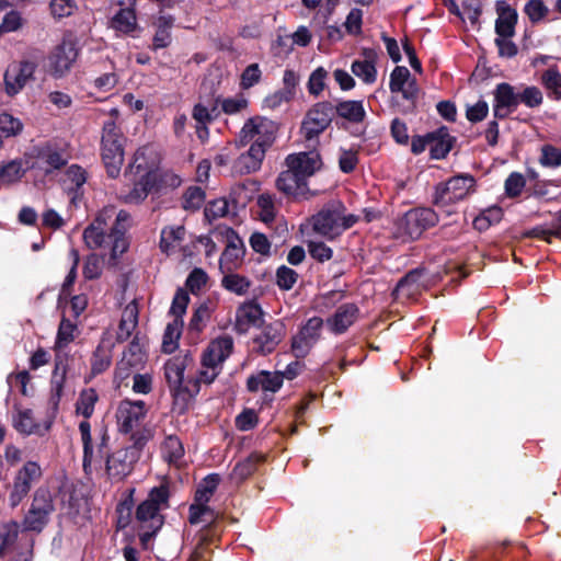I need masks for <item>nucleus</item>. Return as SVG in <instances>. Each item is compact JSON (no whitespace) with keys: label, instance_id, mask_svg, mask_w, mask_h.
I'll use <instances>...</instances> for the list:
<instances>
[{"label":"nucleus","instance_id":"nucleus-1","mask_svg":"<svg viewBox=\"0 0 561 561\" xmlns=\"http://www.w3.org/2000/svg\"><path fill=\"white\" fill-rule=\"evenodd\" d=\"M451 181L438 186L435 195V206L438 214L428 208H415L405 213L397 222L396 234L403 240L417 239L425 229L433 226L439 215L451 216L455 213L454 192L449 187Z\"/></svg>","mask_w":561,"mask_h":561},{"label":"nucleus","instance_id":"nucleus-2","mask_svg":"<svg viewBox=\"0 0 561 561\" xmlns=\"http://www.w3.org/2000/svg\"><path fill=\"white\" fill-rule=\"evenodd\" d=\"M126 175L135 181V185L128 193L121 195V199L126 204H140L158 179L157 154L153 149H138Z\"/></svg>","mask_w":561,"mask_h":561},{"label":"nucleus","instance_id":"nucleus-3","mask_svg":"<svg viewBox=\"0 0 561 561\" xmlns=\"http://www.w3.org/2000/svg\"><path fill=\"white\" fill-rule=\"evenodd\" d=\"M124 136L114 121L103 125L101 156L107 174L116 178L124 163Z\"/></svg>","mask_w":561,"mask_h":561},{"label":"nucleus","instance_id":"nucleus-4","mask_svg":"<svg viewBox=\"0 0 561 561\" xmlns=\"http://www.w3.org/2000/svg\"><path fill=\"white\" fill-rule=\"evenodd\" d=\"M357 219V216L347 214L342 204L335 203L318 213L312 219V226L319 234L333 239L351 228Z\"/></svg>","mask_w":561,"mask_h":561},{"label":"nucleus","instance_id":"nucleus-5","mask_svg":"<svg viewBox=\"0 0 561 561\" xmlns=\"http://www.w3.org/2000/svg\"><path fill=\"white\" fill-rule=\"evenodd\" d=\"M277 133V125L264 116H253L242 126L238 142L241 146L251 144L252 147L265 150L272 146Z\"/></svg>","mask_w":561,"mask_h":561},{"label":"nucleus","instance_id":"nucleus-6","mask_svg":"<svg viewBox=\"0 0 561 561\" xmlns=\"http://www.w3.org/2000/svg\"><path fill=\"white\" fill-rule=\"evenodd\" d=\"M99 400L96 391L92 388L84 389L80 392L76 403V413L83 416L85 420L79 424L81 440L83 444V466L87 469L92 462V447H91V427L87 421L94 412L95 403Z\"/></svg>","mask_w":561,"mask_h":561},{"label":"nucleus","instance_id":"nucleus-7","mask_svg":"<svg viewBox=\"0 0 561 561\" xmlns=\"http://www.w3.org/2000/svg\"><path fill=\"white\" fill-rule=\"evenodd\" d=\"M37 64L25 59L10 65L4 72V91L9 96L19 94L24 87L34 80Z\"/></svg>","mask_w":561,"mask_h":561},{"label":"nucleus","instance_id":"nucleus-8","mask_svg":"<svg viewBox=\"0 0 561 561\" xmlns=\"http://www.w3.org/2000/svg\"><path fill=\"white\" fill-rule=\"evenodd\" d=\"M53 511L51 493H35L31 507L24 517V528L36 533L42 531Z\"/></svg>","mask_w":561,"mask_h":561},{"label":"nucleus","instance_id":"nucleus-9","mask_svg":"<svg viewBox=\"0 0 561 561\" xmlns=\"http://www.w3.org/2000/svg\"><path fill=\"white\" fill-rule=\"evenodd\" d=\"M78 57L76 45L70 39H64L55 47L49 56V70L56 78L65 77L72 68Z\"/></svg>","mask_w":561,"mask_h":561},{"label":"nucleus","instance_id":"nucleus-10","mask_svg":"<svg viewBox=\"0 0 561 561\" xmlns=\"http://www.w3.org/2000/svg\"><path fill=\"white\" fill-rule=\"evenodd\" d=\"M169 493H150V497L140 503L136 511V517L139 522L148 524V528L156 533L162 525L160 511L167 505Z\"/></svg>","mask_w":561,"mask_h":561},{"label":"nucleus","instance_id":"nucleus-11","mask_svg":"<svg viewBox=\"0 0 561 561\" xmlns=\"http://www.w3.org/2000/svg\"><path fill=\"white\" fill-rule=\"evenodd\" d=\"M221 234L225 236L227 244L220 256L219 268L221 273L233 272L242 263L244 245L242 240L230 228H224Z\"/></svg>","mask_w":561,"mask_h":561},{"label":"nucleus","instance_id":"nucleus-12","mask_svg":"<svg viewBox=\"0 0 561 561\" xmlns=\"http://www.w3.org/2000/svg\"><path fill=\"white\" fill-rule=\"evenodd\" d=\"M323 321L321 318L309 319L291 340V350L296 357H305L320 337Z\"/></svg>","mask_w":561,"mask_h":561},{"label":"nucleus","instance_id":"nucleus-13","mask_svg":"<svg viewBox=\"0 0 561 561\" xmlns=\"http://www.w3.org/2000/svg\"><path fill=\"white\" fill-rule=\"evenodd\" d=\"M214 493H196L194 502L190 506V523L205 526L213 524L221 514V511L213 501Z\"/></svg>","mask_w":561,"mask_h":561},{"label":"nucleus","instance_id":"nucleus-14","mask_svg":"<svg viewBox=\"0 0 561 561\" xmlns=\"http://www.w3.org/2000/svg\"><path fill=\"white\" fill-rule=\"evenodd\" d=\"M332 121V106L321 102L312 106L302 122V131L308 139L321 134Z\"/></svg>","mask_w":561,"mask_h":561},{"label":"nucleus","instance_id":"nucleus-15","mask_svg":"<svg viewBox=\"0 0 561 561\" xmlns=\"http://www.w3.org/2000/svg\"><path fill=\"white\" fill-rule=\"evenodd\" d=\"M115 215L114 206L104 207L96 216L95 220L84 230L83 239L89 248L96 249L103 247L107 236L108 220Z\"/></svg>","mask_w":561,"mask_h":561},{"label":"nucleus","instance_id":"nucleus-16","mask_svg":"<svg viewBox=\"0 0 561 561\" xmlns=\"http://www.w3.org/2000/svg\"><path fill=\"white\" fill-rule=\"evenodd\" d=\"M145 415L146 408L142 401H122L116 413L119 431L130 433L140 425Z\"/></svg>","mask_w":561,"mask_h":561},{"label":"nucleus","instance_id":"nucleus-17","mask_svg":"<svg viewBox=\"0 0 561 561\" xmlns=\"http://www.w3.org/2000/svg\"><path fill=\"white\" fill-rule=\"evenodd\" d=\"M493 94V111L496 117L504 118L508 116L519 105V91L507 82L499 83Z\"/></svg>","mask_w":561,"mask_h":561},{"label":"nucleus","instance_id":"nucleus-18","mask_svg":"<svg viewBox=\"0 0 561 561\" xmlns=\"http://www.w3.org/2000/svg\"><path fill=\"white\" fill-rule=\"evenodd\" d=\"M287 168L293 169L305 182L321 169L322 161L317 151L299 152L286 158Z\"/></svg>","mask_w":561,"mask_h":561},{"label":"nucleus","instance_id":"nucleus-19","mask_svg":"<svg viewBox=\"0 0 561 561\" xmlns=\"http://www.w3.org/2000/svg\"><path fill=\"white\" fill-rule=\"evenodd\" d=\"M136 459L135 448H121L114 451L106 461V470L110 477L122 479L127 476Z\"/></svg>","mask_w":561,"mask_h":561},{"label":"nucleus","instance_id":"nucleus-20","mask_svg":"<svg viewBox=\"0 0 561 561\" xmlns=\"http://www.w3.org/2000/svg\"><path fill=\"white\" fill-rule=\"evenodd\" d=\"M232 346L233 342L229 336H221L211 341L203 354V367H219L230 355Z\"/></svg>","mask_w":561,"mask_h":561},{"label":"nucleus","instance_id":"nucleus-21","mask_svg":"<svg viewBox=\"0 0 561 561\" xmlns=\"http://www.w3.org/2000/svg\"><path fill=\"white\" fill-rule=\"evenodd\" d=\"M51 422L39 423L35 420L32 410L19 409L13 416L14 428L23 435H44L50 428Z\"/></svg>","mask_w":561,"mask_h":561},{"label":"nucleus","instance_id":"nucleus-22","mask_svg":"<svg viewBox=\"0 0 561 561\" xmlns=\"http://www.w3.org/2000/svg\"><path fill=\"white\" fill-rule=\"evenodd\" d=\"M389 88L392 93H401L404 99L412 100L416 96L419 88L408 68L397 66L391 75Z\"/></svg>","mask_w":561,"mask_h":561},{"label":"nucleus","instance_id":"nucleus-23","mask_svg":"<svg viewBox=\"0 0 561 561\" xmlns=\"http://www.w3.org/2000/svg\"><path fill=\"white\" fill-rule=\"evenodd\" d=\"M495 11L497 19L495 22V31L497 36H513L515 34V25L517 22V12L506 1L497 0L495 2Z\"/></svg>","mask_w":561,"mask_h":561},{"label":"nucleus","instance_id":"nucleus-24","mask_svg":"<svg viewBox=\"0 0 561 561\" xmlns=\"http://www.w3.org/2000/svg\"><path fill=\"white\" fill-rule=\"evenodd\" d=\"M284 336V325L282 322L276 321L265 325L261 333L254 339L256 348L263 353H271Z\"/></svg>","mask_w":561,"mask_h":561},{"label":"nucleus","instance_id":"nucleus-25","mask_svg":"<svg viewBox=\"0 0 561 561\" xmlns=\"http://www.w3.org/2000/svg\"><path fill=\"white\" fill-rule=\"evenodd\" d=\"M34 154L37 167L46 174L61 168L66 163L62 154L48 144L35 147Z\"/></svg>","mask_w":561,"mask_h":561},{"label":"nucleus","instance_id":"nucleus-26","mask_svg":"<svg viewBox=\"0 0 561 561\" xmlns=\"http://www.w3.org/2000/svg\"><path fill=\"white\" fill-rule=\"evenodd\" d=\"M283 385L280 371L270 373L261 370L249 377L247 386L250 391L276 392Z\"/></svg>","mask_w":561,"mask_h":561},{"label":"nucleus","instance_id":"nucleus-27","mask_svg":"<svg viewBox=\"0 0 561 561\" xmlns=\"http://www.w3.org/2000/svg\"><path fill=\"white\" fill-rule=\"evenodd\" d=\"M265 150L250 146L249 150L240 154L232 167L233 174H249L261 168Z\"/></svg>","mask_w":561,"mask_h":561},{"label":"nucleus","instance_id":"nucleus-28","mask_svg":"<svg viewBox=\"0 0 561 561\" xmlns=\"http://www.w3.org/2000/svg\"><path fill=\"white\" fill-rule=\"evenodd\" d=\"M276 187L286 195L301 196L307 192V182L293 169L287 168L278 175Z\"/></svg>","mask_w":561,"mask_h":561},{"label":"nucleus","instance_id":"nucleus-29","mask_svg":"<svg viewBox=\"0 0 561 561\" xmlns=\"http://www.w3.org/2000/svg\"><path fill=\"white\" fill-rule=\"evenodd\" d=\"M263 312L259 305L250 301L240 306L236 314V328L240 332H247L251 327H256L262 321Z\"/></svg>","mask_w":561,"mask_h":561},{"label":"nucleus","instance_id":"nucleus-30","mask_svg":"<svg viewBox=\"0 0 561 561\" xmlns=\"http://www.w3.org/2000/svg\"><path fill=\"white\" fill-rule=\"evenodd\" d=\"M192 363V358L185 354L169 359L165 364V378L169 385L178 389L184 381V371Z\"/></svg>","mask_w":561,"mask_h":561},{"label":"nucleus","instance_id":"nucleus-31","mask_svg":"<svg viewBox=\"0 0 561 561\" xmlns=\"http://www.w3.org/2000/svg\"><path fill=\"white\" fill-rule=\"evenodd\" d=\"M357 312L358 309L354 305H344L328 320V324L333 332L342 333L354 323Z\"/></svg>","mask_w":561,"mask_h":561},{"label":"nucleus","instance_id":"nucleus-32","mask_svg":"<svg viewBox=\"0 0 561 561\" xmlns=\"http://www.w3.org/2000/svg\"><path fill=\"white\" fill-rule=\"evenodd\" d=\"M451 148V137L446 127L430 133V152L433 159L444 158Z\"/></svg>","mask_w":561,"mask_h":561},{"label":"nucleus","instance_id":"nucleus-33","mask_svg":"<svg viewBox=\"0 0 561 561\" xmlns=\"http://www.w3.org/2000/svg\"><path fill=\"white\" fill-rule=\"evenodd\" d=\"M365 57L364 60H355L351 69L364 83L371 84L377 79V70L374 65L375 54L373 51H365Z\"/></svg>","mask_w":561,"mask_h":561},{"label":"nucleus","instance_id":"nucleus-34","mask_svg":"<svg viewBox=\"0 0 561 561\" xmlns=\"http://www.w3.org/2000/svg\"><path fill=\"white\" fill-rule=\"evenodd\" d=\"M42 476L41 467L33 461L26 462L15 478V491H26L34 486Z\"/></svg>","mask_w":561,"mask_h":561},{"label":"nucleus","instance_id":"nucleus-35","mask_svg":"<svg viewBox=\"0 0 561 561\" xmlns=\"http://www.w3.org/2000/svg\"><path fill=\"white\" fill-rule=\"evenodd\" d=\"M540 82L553 100H561V72L557 67L546 69L540 77Z\"/></svg>","mask_w":561,"mask_h":561},{"label":"nucleus","instance_id":"nucleus-36","mask_svg":"<svg viewBox=\"0 0 561 561\" xmlns=\"http://www.w3.org/2000/svg\"><path fill=\"white\" fill-rule=\"evenodd\" d=\"M184 236L185 229L182 226H171L162 229L160 239L161 250L165 253L174 251L184 239Z\"/></svg>","mask_w":561,"mask_h":561},{"label":"nucleus","instance_id":"nucleus-37","mask_svg":"<svg viewBox=\"0 0 561 561\" xmlns=\"http://www.w3.org/2000/svg\"><path fill=\"white\" fill-rule=\"evenodd\" d=\"M182 328L183 321L179 319H173L168 323L162 339V350L164 353H172L178 348Z\"/></svg>","mask_w":561,"mask_h":561},{"label":"nucleus","instance_id":"nucleus-38","mask_svg":"<svg viewBox=\"0 0 561 561\" xmlns=\"http://www.w3.org/2000/svg\"><path fill=\"white\" fill-rule=\"evenodd\" d=\"M19 535V525L8 522L0 525V557H4L12 550Z\"/></svg>","mask_w":561,"mask_h":561},{"label":"nucleus","instance_id":"nucleus-39","mask_svg":"<svg viewBox=\"0 0 561 561\" xmlns=\"http://www.w3.org/2000/svg\"><path fill=\"white\" fill-rule=\"evenodd\" d=\"M23 123L20 118L14 117L9 113L0 114V148L2 147L3 139L16 137L23 130Z\"/></svg>","mask_w":561,"mask_h":561},{"label":"nucleus","instance_id":"nucleus-40","mask_svg":"<svg viewBox=\"0 0 561 561\" xmlns=\"http://www.w3.org/2000/svg\"><path fill=\"white\" fill-rule=\"evenodd\" d=\"M25 172L22 160H11L0 167V182L11 185L21 181Z\"/></svg>","mask_w":561,"mask_h":561},{"label":"nucleus","instance_id":"nucleus-41","mask_svg":"<svg viewBox=\"0 0 561 561\" xmlns=\"http://www.w3.org/2000/svg\"><path fill=\"white\" fill-rule=\"evenodd\" d=\"M173 18L170 15H161L157 20V31L153 37V47L164 48L170 44V28L173 25Z\"/></svg>","mask_w":561,"mask_h":561},{"label":"nucleus","instance_id":"nucleus-42","mask_svg":"<svg viewBox=\"0 0 561 561\" xmlns=\"http://www.w3.org/2000/svg\"><path fill=\"white\" fill-rule=\"evenodd\" d=\"M136 26L137 19L131 9H122L112 19V27L125 34L133 32Z\"/></svg>","mask_w":561,"mask_h":561},{"label":"nucleus","instance_id":"nucleus-43","mask_svg":"<svg viewBox=\"0 0 561 561\" xmlns=\"http://www.w3.org/2000/svg\"><path fill=\"white\" fill-rule=\"evenodd\" d=\"M421 274L416 271L409 273L404 278H402L396 289L394 294L397 297H413L416 293L420 291L421 285L419 283Z\"/></svg>","mask_w":561,"mask_h":561},{"label":"nucleus","instance_id":"nucleus-44","mask_svg":"<svg viewBox=\"0 0 561 561\" xmlns=\"http://www.w3.org/2000/svg\"><path fill=\"white\" fill-rule=\"evenodd\" d=\"M340 116L352 121L362 122L365 117V108L360 101H344L336 106Z\"/></svg>","mask_w":561,"mask_h":561},{"label":"nucleus","instance_id":"nucleus-45","mask_svg":"<svg viewBox=\"0 0 561 561\" xmlns=\"http://www.w3.org/2000/svg\"><path fill=\"white\" fill-rule=\"evenodd\" d=\"M503 210L501 207L493 206L485 209L473 220V226L479 231L489 229L492 225L497 224L502 220Z\"/></svg>","mask_w":561,"mask_h":561},{"label":"nucleus","instance_id":"nucleus-46","mask_svg":"<svg viewBox=\"0 0 561 561\" xmlns=\"http://www.w3.org/2000/svg\"><path fill=\"white\" fill-rule=\"evenodd\" d=\"M138 310L135 304H128L122 314L118 336L126 339L137 325Z\"/></svg>","mask_w":561,"mask_h":561},{"label":"nucleus","instance_id":"nucleus-47","mask_svg":"<svg viewBox=\"0 0 561 561\" xmlns=\"http://www.w3.org/2000/svg\"><path fill=\"white\" fill-rule=\"evenodd\" d=\"M222 274L224 277L221 284L227 290L237 295H243L247 293L250 287V282L245 277L234 274L233 272H226Z\"/></svg>","mask_w":561,"mask_h":561},{"label":"nucleus","instance_id":"nucleus-48","mask_svg":"<svg viewBox=\"0 0 561 561\" xmlns=\"http://www.w3.org/2000/svg\"><path fill=\"white\" fill-rule=\"evenodd\" d=\"M49 10L54 19H65L78 10V2L77 0H50Z\"/></svg>","mask_w":561,"mask_h":561},{"label":"nucleus","instance_id":"nucleus-49","mask_svg":"<svg viewBox=\"0 0 561 561\" xmlns=\"http://www.w3.org/2000/svg\"><path fill=\"white\" fill-rule=\"evenodd\" d=\"M164 459L170 463H176L184 455V448L178 437L169 436L162 445Z\"/></svg>","mask_w":561,"mask_h":561},{"label":"nucleus","instance_id":"nucleus-50","mask_svg":"<svg viewBox=\"0 0 561 561\" xmlns=\"http://www.w3.org/2000/svg\"><path fill=\"white\" fill-rule=\"evenodd\" d=\"M543 102V94L538 87L523 85L519 91V104L529 108L539 107Z\"/></svg>","mask_w":561,"mask_h":561},{"label":"nucleus","instance_id":"nucleus-51","mask_svg":"<svg viewBox=\"0 0 561 561\" xmlns=\"http://www.w3.org/2000/svg\"><path fill=\"white\" fill-rule=\"evenodd\" d=\"M62 181L67 190L79 188L85 183L87 173L81 167L72 164L66 170Z\"/></svg>","mask_w":561,"mask_h":561},{"label":"nucleus","instance_id":"nucleus-52","mask_svg":"<svg viewBox=\"0 0 561 561\" xmlns=\"http://www.w3.org/2000/svg\"><path fill=\"white\" fill-rule=\"evenodd\" d=\"M111 358L110 345H105L104 343L100 344L93 354L92 371L100 374L107 369L111 365Z\"/></svg>","mask_w":561,"mask_h":561},{"label":"nucleus","instance_id":"nucleus-53","mask_svg":"<svg viewBox=\"0 0 561 561\" xmlns=\"http://www.w3.org/2000/svg\"><path fill=\"white\" fill-rule=\"evenodd\" d=\"M261 460L260 455L253 454L245 460L238 462L233 468L232 478L237 481L245 479L254 471L255 465Z\"/></svg>","mask_w":561,"mask_h":561},{"label":"nucleus","instance_id":"nucleus-54","mask_svg":"<svg viewBox=\"0 0 561 561\" xmlns=\"http://www.w3.org/2000/svg\"><path fill=\"white\" fill-rule=\"evenodd\" d=\"M526 15L533 23L543 21L549 14V8L542 0H529L524 9Z\"/></svg>","mask_w":561,"mask_h":561},{"label":"nucleus","instance_id":"nucleus-55","mask_svg":"<svg viewBox=\"0 0 561 561\" xmlns=\"http://www.w3.org/2000/svg\"><path fill=\"white\" fill-rule=\"evenodd\" d=\"M328 71L323 67L314 69L308 80L307 88L311 95L318 96L325 88Z\"/></svg>","mask_w":561,"mask_h":561},{"label":"nucleus","instance_id":"nucleus-56","mask_svg":"<svg viewBox=\"0 0 561 561\" xmlns=\"http://www.w3.org/2000/svg\"><path fill=\"white\" fill-rule=\"evenodd\" d=\"M24 19L22 13L16 10L7 12L0 24V34L16 32L22 28Z\"/></svg>","mask_w":561,"mask_h":561},{"label":"nucleus","instance_id":"nucleus-57","mask_svg":"<svg viewBox=\"0 0 561 561\" xmlns=\"http://www.w3.org/2000/svg\"><path fill=\"white\" fill-rule=\"evenodd\" d=\"M526 180L522 173L513 172L505 180L504 188L508 197H517L523 192Z\"/></svg>","mask_w":561,"mask_h":561},{"label":"nucleus","instance_id":"nucleus-58","mask_svg":"<svg viewBox=\"0 0 561 561\" xmlns=\"http://www.w3.org/2000/svg\"><path fill=\"white\" fill-rule=\"evenodd\" d=\"M262 78V71L257 64L249 65L242 72L240 78V87L243 90H248L260 82Z\"/></svg>","mask_w":561,"mask_h":561},{"label":"nucleus","instance_id":"nucleus-59","mask_svg":"<svg viewBox=\"0 0 561 561\" xmlns=\"http://www.w3.org/2000/svg\"><path fill=\"white\" fill-rule=\"evenodd\" d=\"M205 199V194L199 187H190L183 197V207L187 210L198 209Z\"/></svg>","mask_w":561,"mask_h":561},{"label":"nucleus","instance_id":"nucleus-60","mask_svg":"<svg viewBox=\"0 0 561 561\" xmlns=\"http://www.w3.org/2000/svg\"><path fill=\"white\" fill-rule=\"evenodd\" d=\"M112 220H114L113 225L111 227L107 226L110 233L124 236L126 230L130 226L129 214L125 210H119L118 213L115 211L114 217L111 220H108V224Z\"/></svg>","mask_w":561,"mask_h":561},{"label":"nucleus","instance_id":"nucleus-61","mask_svg":"<svg viewBox=\"0 0 561 561\" xmlns=\"http://www.w3.org/2000/svg\"><path fill=\"white\" fill-rule=\"evenodd\" d=\"M188 301L190 297L187 293L184 290H178L170 308V313L173 317V319L182 320V317L186 311Z\"/></svg>","mask_w":561,"mask_h":561},{"label":"nucleus","instance_id":"nucleus-62","mask_svg":"<svg viewBox=\"0 0 561 561\" xmlns=\"http://www.w3.org/2000/svg\"><path fill=\"white\" fill-rule=\"evenodd\" d=\"M228 214V202L225 198H218L207 204L205 216L208 220L224 217Z\"/></svg>","mask_w":561,"mask_h":561},{"label":"nucleus","instance_id":"nucleus-63","mask_svg":"<svg viewBox=\"0 0 561 561\" xmlns=\"http://www.w3.org/2000/svg\"><path fill=\"white\" fill-rule=\"evenodd\" d=\"M294 96L289 91L278 90L267 95L263 101V107L268 110H276L283 104L288 103Z\"/></svg>","mask_w":561,"mask_h":561},{"label":"nucleus","instance_id":"nucleus-64","mask_svg":"<svg viewBox=\"0 0 561 561\" xmlns=\"http://www.w3.org/2000/svg\"><path fill=\"white\" fill-rule=\"evenodd\" d=\"M259 216L262 221L271 222L275 216L274 203L270 195H260L257 198Z\"/></svg>","mask_w":561,"mask_h":561}]
</instances>
